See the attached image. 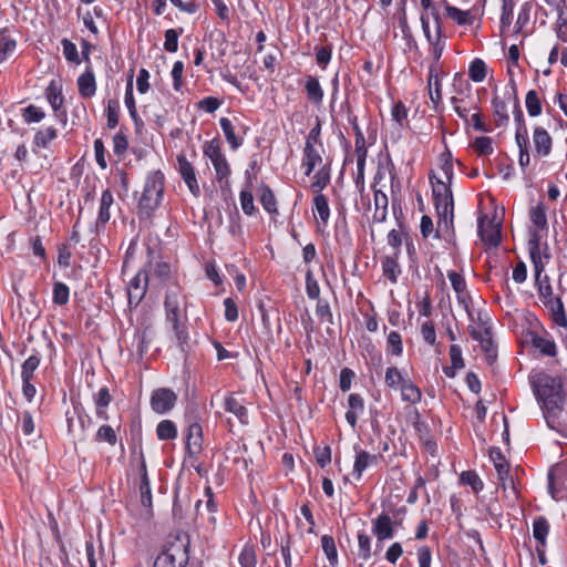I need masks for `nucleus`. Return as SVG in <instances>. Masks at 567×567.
I'll use <instances>...</instances> for the list:
<instances>
[{"instance_id": "f257e3e1", "label": "nucleus", "mask_w": 567, "mask_h": 567, "mask_svg": "<svg viewBox=\"0 0 567 567\" xmlns=\"http://www.w3.org/2000/svg\"><path fill=\"white\" fill-rule=\"evenodd\" d=\"M529 383L547 426L559 431L566 399L563 380L546 372H538L529 377Z\"/></svg>"}, {"instance_id": "f03ea898", "label": "nucleus", "mask_w": 567, "mask_h": 567, "mask_svg": "<svg viewBox=\"0 0 567 567\" xmlns=\"http://www.w3.org/2000/svg\"><path fill=\"white\" fill-rule=\"evenodd\" d=\"M165 188V176L161 171H152L147 174L142 195L138 199L140 213L151 217L159 207Z\"/></svg>"}, {"instance_id": "7ed1b4c3", "label": "nucleus", "mask_w": 567, "mask_h": 567, "mask_svg": "<svg viewBox=\"0 0 567 567\" xmlns=\"http://www.w3.org/2000/svg\"><path fill=\"white\" fill-rule=\"evenodd\" d=\"M189 560V539L186 534L177 535L157 555L153 567H185Z\"/></svg>"}, {"instance_id": "20e7f679", "label": "nucleus", "mask_w": 567, "mask_h": 567, "mask_svg": "<svg viewBox=\"0 0 567 567\" xmlns=\"http://www.w3.org/2000/svg\"><path fill=\"white\" fill-rule=\"evenodd\" d=\"M431 183L433 200L439 217V227L441 228L444 225L447 231L450 228H453L454 217V202L450 184L441 179H436V182L431 179Z\"/></svg>"}, {"instance_id": "39448f33", "label": "nucleus", "mask_w": 567, "mask_h": 567, "mask_svg": "<svg viewBox=\"0 0 567 567\" xmlns=\"http://www.w3.org/2000/svg\"><path fill=\"white\" fill-rule=\"evenodd\" d=\"M535 287L540 302L550 312L553 321L559 327H567V316L563 300L559 296H554L549 277L544 275L543 284Z\"/></svg>"}, {"instance_id": "423d86ee", "label": "nucleus", "mask_w": 567, "mask_h": 567, "mask_svg": "<svg viewBox=\"0 0 567 567\" xmlns=\"http://www.w3.org/2000/svg\"><path fill=\"white\" fill-rule=\"evenodd\" d=\"M203 154L212 162L215 169V178L220 186L223 187V184L228 185L231 171L225 154L221 152L219 140L206 141L203 145Z\"/></svg>"}, {"instance_id": "0eeeda50", "label": "nucleus", "mask_w": 567, "mask_h": 567, "mask_svg": "<svg viewBox=\"0 0 567 567\" xmlns=\"http://www.w3.org/2000/svg\"><path fill=\"white\" fill-rule=\"evenodd\" d=\"M422 32L426 39L429 44V53L433 58L432 63H439L440 59L446 47V35L445 33H440L437 31H432L431 22L429 20V16L421 14L420 17Z\"/></svg>"}, {"instance_id": "6e6552de", "label": "nucleus", "mask_w": 567, "mask_h": 567, "mask_svg": "<svg viewBox=\"0 0 567 567\" xmlns=\"http://www.w3.org/2000/svg\"><path fill=\"white\" fill-rule=\"evenodd\" d=\"M236 124L228 117H220V128L233 151L238 150L244 144V137L249 131V126L243 122L235 120Z\"/></svg>"}, {"instance_id": "1a4fd4ad", "label": "nucleus", "mask_w": 567, "mask_h": 567, "mask_svg": "<svg viewBox=\"0 0 567 567\" xmlns=\"http://www.w3.org/2000/svg\"><path fill=\"white\" fill-rule=\"evenodd\" d=\"M66 423L69 434L84 441L85 432L92 425V419L83 408L73 405V415L70 412L66 413Z\"/></svg>"}, {"instance_id": "9d476101", "label": "nucleus", "mask_w": 567, "mask_h": 567, "mask_svg": "<svg viewBox=\"0 0 567 567\" xmlns=\"http://www.w3.org/2000/svg\"><path fill=\"white\" fill-rule=\"evenodd\" d=\"M182 301L186 305V297L182 293V288L179 286H176L169 290H167L165 300H164V308H165V315L166 320L168 323H176L181 321L182 318V309L181 303ZM184 312L186 313V308L184 309Z\"/></svg>"}, {"instance_id": "9b49d317", "label": "nucleus", "mask_w": 567, "mask_h": 567, "mask_svg": "<svg viewBox=\"0 0 567 567\" xmlns=\"http://www.w3.org/2000/svg\"><path fill=\"white\" fill-rule=\"evenodd\" d=\"M204 436L203 427L198 422H193L188 425L185 434V447L188 458L197 461L199 454L203 452Z\"/></svg>"}, {"instance_id": "f8f14e48", "label": "nucleus", "mask_w": 567, "mask_h": 567, "mask_svg": "<svg viewBox=\"0 0 567 567\" xmlns=\"http://www.w3.org/2000/svg\"><path fill=\"white\" fill-rule=\"evenodd\" d=\"M177 395L167 388H159L153 391L151 395V408L157 414L169 412L176 404Z\"/></svg>"}, {"instance_id": "ddd939ff", "label": "nucleus", "mask_w": 567, "mask_h": 567, "mask_svg": "<svg viewBox=\"0 0 567 567\" xmlns=\"http://www.w3.org/2000/svg\"><path fill=\"white\" fill-rule=\"evenodd\" d=\"M148 286V275L140 270L128 282L127 295L130 305L137 306L144 298Z\"/></svg>"}, {"instance_id": "4468645a", "label": "nucleus", "mask_w": 567, "mask_h": 567, "mask_svg": "<svg viewBox=\"0 0 567 567\" xmlns=\"http://www.w3.org/2000/svg\"><path fill=\"white\" fill-rule=\"evenodd\" d=\"M372 534L378 540V545L385 540L392 539L395 535L394 523L392 518L382 513L374 519H372Z\"/></svg>"}, {"instance_id": "2eb2a0df", "label": "nucleus", "mask_w": 567, "mask_h": 567, "mask_svg": "<svg viewBox=\"0 0 567 567\" xmlns=\"http://www.w3.org/2000/svg\"><path fill=\"white\" fill-rule=\"evenodd\" d=\"M78 91L81 97L91 99L96 93V80L92 65H86L76 81Z\"/></svg>"}, {"instance_id": "dca6fc26", "label": "nucleus", "mask_w": 567, "mask_h": 567, "mask_svg": "<svg viewBox=\"0 0 567 567\" xmlns=\"http://www.w3.org/2000/svg\"><path fill=\"white\" fill-rule=\"evenodd\" d=\"M45 97L48 102L50 103L53 111L56 113L59 117H62V121L66 122V112L61 111L63 103H64V96L62 94V89L60 85H58L54 81H51L48 87L45 89Z\"/></svg>"}, {"instance_id": "f3484780", "label": "nucleus", "mask_w": 567, "mask_h": 567, "mask_svg": "<svg viewBox=\"0 0 567 567\" xmlns=\"http://www.w3.org/2000/svg\"><path fill=\"white\" fill-rule=\"evenodd\" d=\"M478 235L481 240L489 247H497L502 240L501 229L493 221L484 223L483 219H480Z\"/></svg>"}, {"instance_id": "a211bd4d", "label": "nucleus", "mask_w": 567, "mask_h": 567, "mask_svg": "<svg viewBox=\"0 0 567 567\" xmlns=\"http://www.w3.org/2000/svg\"><path fill=\"white\" fill-rule=\"evenodd\" d=\"M429 94L430 100L434 105V109L437 110L439 104L442 101V92H441V80L439 76V63H431L429 68V79H427Z\"/></svg>"}, {"instance_id": "6ab92c4d", "label": "nucleus", "mask_w": 567, "mask_h": 567, "mask_svg": "<svg viewBox=\"0 0 567 567\" xmlns=\"http://www.w3.org/2000/svg\"><path fill=\"white\" fill-rule=\"evenodd\" d=\"M224 410L234 414L243 425L249 423L248 410L243 401L236 398L233 393H228L224 399Z\"/></svg>"}, {"instance_id": "aec40b11", "label": "nucleus", "mask_w": 567, "mask_h": 567, "mask_svg": "<svg viewBox=\"0 0 567 567\" xmlns=\"http://www.w3.org/2000/svg\"><path fill=\"white\" fill-rule=\"evenodd\" d=\"M471 337L481 343V347L483 348L489 362L496 358V347L494 344L492 331L489 328H484L482 331L473 329L471 331Z\"/></svg>"}, {"instance_id": "412c9836", "label": "nucleus", "mask_w": 567, "mask_h": 567, "mask_svg": "<svg viewBox=\"0 0 567 567\" xmlns=\"http://www.w3.org/2000/svg\"><path fill=\"white\" fill-rule=\"evenodd\" d=\"M114 204V197L110 189H105L102 193L100 199V207L96 218V228H104L111 218L110 208Z\"/></svg>"}, {"instance_id": "4be33fe9", "label": "nucleus", "mask_w": 567, "mask_h": 567, "mask_svg": "<svg viewBox=\"0 0 567 567\" xmlns=\"http://www.w3.org/2000/svg\"><path fill=\"white\" fill-rule=\"evenodd\" d=\"M138 491L141 494V503L146 508H152L153 502H152V489H151V483L147 475V468L146 463L144 460L141 462L140 466V485Z\"/></svg>"}, {"instance_id": "5701e85b", "label": "nucleus", "mask_w": 567, "mask_h": 567, "mask_svg": "<svg viewBox=\"0 0 567 567\" xmlns=\"http://www.w3.org/2000/svg\"><path fill=\"white\" fill-rule=\"evenodd\" d=\"M258 199L262 208L270 215H278L277 199L272 189L266 183L258 187Z\"/></svg>"}, {"instance_id": "b1692460", "label": "nucleus", "mask_w": 567, "mask_h": 567, "mask_svg": "<svg viewBox=\"0 0 567 567\" xmlns=\"http://www.w3.org/2000/svg\"><path fill=\"white\" fill-rule=\"evenodd\" d=\"M374 212L372 219L375 223H383L388 216L389 198L381 189H373Z\"/></svg>"}, {"instance_id": "393cba45", "label": "nucleus", "mask_w": 567, "mask_h": 567, "mask_svg": "<svg viewBox=\"0 0 567 567\" xmlns=\"http://www.w3.org/2000/svg\"><path fill=\"white\" fill-rule=\"evenodd\" d=\"M535 151L539 156H547L551 151V137L544 127H536L533 133Z\"/></svg>"}, {"instance_id": "a878e982", "label": "nucleus", "mask_w": 567, "mask_h": 567, "mask_svg": "<svg viewBox=\"0 0 567 567\" xmlns=\"http://www.w3.org/2000/svg\"><path fill=\"white\" fill-rule=\"evenodd\" d=\"M322 163V156L316 146L310 143L305 144L302 167H305V175L309 176L316 166Z\"/></svg>"}, {"instance_id": "bb28decb", "label": "nucleus", "mask_w": 567, "mask_h": 567, "mask_svg": "<svg viewBox=\"0 0 567 567\" xmlns=\"http://www.w3.org/2000/svg\"><path fill=\"white\" fill-rule=\"evenodd\" d=\"M355 450V460L353 464V476L357 480H360L362 476V473L373 463L377 462L378 457L377 455H372L368 453L367 451L360 450L357 446Z\"/></svg>"}, {"instance_id": "cd10ccee", "label": "nucleus", "mask_w": 567, "mask_h": 567, "mask_svg": "<svg viewBox=\"0 0 567 567\" xmlns=\"http://www.w3.org/2000/svg\"><path fill=\"white\" fill-rule=\"evenodd\" d=\"M305 91L309 102L315 105H320L322 103L324 93L317 78L312 75H308L306 78Z\"/></svg>"}, {"instance_id": "c85d7f7f", "label": "nucleus", "mask_w": 567, "mask_h": 567, "mask_svg": "<svg viewBox=\"0 0 567 567\" xmlns=\"http://www.w3.org/2000/svg\"><path fill=\"white\" fill-rule=\"evenodd\" d=\"M532 344L534 348L539 350V352L547 357H556L557 355V346L551 337L548 334L546 336H539V334H533L532 336Z\"/></svg>"}, {"instance_id": "c756f323", "label": "nucleus", "mask_w": 567, "mask_h": 567, "mask_svg": "<svg viewBox=\"0 0 567 567\" xmlns=\"http://www.w3.org/2000/svg\"><path fill=\"white\" fill-rule=\"evenodd\" d=\"M450 359H451V365L444 367L443 372L449 378H454L457 370H461L464 368V360L462 357V349L458 344H451L449 350Z\"/></svg>"}, {"instance_id": "7c9ffc66", "label": "nucleus", "mask_w": 567, "mask_h": 567, "mask_svg": "<svg viewBox=\"0 0 567 567\" xmlns=\"http://www.w3.org/2000/svg\"><path fill=\"white\" fill-rule=\"evenodd\" d=\"M56 137L58 131L53 126L38 130L32 141V151L37 153V148H47Z\"/></svg>"}, {"instance_id": "2f4dec72", "label": "nucleus", "mask_w": 567, "mask_h": 567, "mask_svg": "<svg viewBox=\"0 0 567 567\" xmlns=\"http://www.w3.org/2000/svg\"><path fill=\"white\" fill-rule=\"evenodd\" d=\"M96 406V417L103 421L109 420L106 406L111 403L112 396L106 386L101 388L93 396Z\"/></svg>"}, {"instance_id": "473e14b6", "label": "nucleus", "mask_w": 567, "mask_h": 567, "mask_svg": "<svg viewBox=\"0 0 567 567\" xmlns=\"http://www.w3.org/2000/svg\"><path fill=\"white\" fill-rule=\"evenodd\" d=\"M408 379L409 374L396 367H389L385 370L384 382L392 390H399Z\"/></svg>"}, {"instance_id": "72a5a7b5", "label": "nucleus", "mask_w": 567, "mask_h": 567, "mask_svg": "<svg viewBox=\"0 0 567 567\" xmlns=\"http://www.w3.org/2000/svg\"><path fill=\"white\" fill-rule=\"evenodd\" d=\"M550 525L546 517L537 516L533 520V536L538 545L546 547Z\"/></svg>"}, {"instance_id": "f704fd0d", "label": "nucleus", "mask_w": 567, "mask_h": 567, "mask_svg": "<svg viewBox=\"0 0 567 567\" xmlns=\"http://www.w3.org/2000/svg\"><path fill=\"white\" fill-rule=\"evenodd\" d=\"M41 363V354L38 350L33 349L32 354L24 360L21 365V379L33 380L34 372Z\"/></svg>"}, {"instance_id": "c9c22d12", "label": "nucleus", "mask_w": 567, "mask_h": 567, "mask_svg": "<svg viewBox=\"0 0 567 567\" xmlns=\"http://www.w3.org/2000/svg\"><path fill=\"white\" fill-rule=\"evenodd\" d=\"M399 390L401 392V399L404 402L416 404L422 399L420 388L411 379H408Z\"/></svg>"}, {"instance_id": "e433bc0d", "label": "nucleus", "mask_w": 567, "mask_h": 567, "mask_svg": "<svg viewBox=\"0 0 567 567\" xmlns=\"http://www.w3.org/2000/svg\"><path fill=\"white\" fill-rule=\"evenodd\" d=\"M494 122L497 127L507 125L509 116L507 113L506 103L498 96H494L492 100Z\"/></svg>"}, {"instance_id": "4c0bfd02", "label": "nucleus", "mask_w": 567, "mask_h": 567, "mask_svg": "<svg viewBox=\"0 0 567 567\" xmlns=\"http://www.w3.org/2000/svg\"><path fill=\"white\" fill-rule=\"evenodd\" d=\"M444 8L447 17L454 20L458 25H466L473 23V17L471 14V11L461 10L450 4L447 1H444Z\"/></svg>"}, {"instance_id": "58836bf2", "label": "nucleus", "mask_w": 567, "mask_h": 567, "mask_svg": "<svg viewBox=\"0 0 567 567\" xmlns=\"http://www.w3.org/2000/svg\"><path fill=\"white\" fill-rule=\"evenodd\" d=\"M312 204L320 221L323 224V226H326L330 218V207L327 196L323 194L315 195Z\"/></svg>"}, {"instance_id": "ea45409f", "label": "nucleus", "mask_w": 567, "mask_h": 567, "mask_svg": "<svg viewBox=\"0 0 567 567\" xmlns=\"http://www.w3.org/2000/svg\"><path fill=\"white\" fill-rule=\"evenodd\" d=\"M491 458L494 462L498 478L503 482L507 480L509 475V465L498 447L491 450Z\"/></svg>"}, {"instance_id": "a19ab883", "label": "nucleus", "mask_w": 567, "mask_h": 567, "mask_svg": "<svg viewBox=\"0 0 567 567\" xmlns=\"http://www.w3.org/2000/svg\"><path fill=\"white\" fill-rule=\"evenodd\" d=\"M409 236V233L405 231L403 224L399 221L398 229H391L386 236L388 245L395 249L394 256L398 257L400 254V248L405 240V237Z\"/></svg>"}, {"instance_id": "79ce46f5", "label": "nucleus", "mask_w": 567, "mask_h": 567, "mask_svg": "<svg viewBox=\"0 0 567 567\" xmlns=\"http://www.w3.org/2000/svg\"><path fill=\"white\" fill-rule=\"evenodd\" d=\"M386 169H388V174L390 177L392 207H393V210L395 212L396 196L401 193V182L398 177L395 166L390 158H388V161H386Z\"/></svg>"}, {"instance_id": "37998d69", "label": "nucleus", "mask_w": 567, "mask_h": 567, "mask_svg": "<svg viewBox=\"0 0 567 567\" xmlns=\"http://www.w3.org/2000/svg\"><path fill=\"white\" fill-rule=\"evenodd\" d=\"M529 219L532 224L538 230L547 229V216H546V207L543 203H538L535 207H533L529 212Z\"/></svg>"}, {"instance_id": "c03bdc74", "label": "nucleus", "mask_w": 567, "mask_h": 567, "mask_svg": "<svg viewBox=\"0 0 567 567\" xmlns=\"http://www.w3.org/2000/svg\"><path fill=\"white\" fill-rule=\"evenodd\" d=\"M321 547L329 564L332 567H336L338 565V550L333 537L330 535H323L321 537Z\"/></svg>"}, {"instance_id": "a18cd8bd", "label": "nucleus", "mask_w": 567, "mask_h": 567, "mask_svg": "<svg viewBox=\"0 0 567 567\" xmlns=\"http://www.w3.org/2000/svg\"><path fill=\"white\" fill-rule=\"evenodd\" d=\"M158 440L168 441L177 437L176 424L171 420H163L156 426Z\"/></svg>"}, {"instance_id": "49530a36", "label": "nucleus", "mask_w": 567, "mask_h": 567, "mask_svg": "<svg viewBox=\"0 0 567 567\" xmlns=\"http://www.w3.org/2000/svg\"><path fill=\"white\" fill-rule=\"evenodd\" d=\"M394 257H385L382 260V271L383 276L389 279L392 284H395L398 281V277L401 274V269L399 264L395 260Z\"/></svg>"}, {"instance_id": "de8ad7c7", "label": "nucleus", "mask_w": 567, "mask_h": 567, "mask_svg": "<svg viewBox=\"0 0 567 567\" xmlns=\"http://www.w3.org/2000/svg\"><path fill=\"white\" fill-rule=\"evenodd\" d=\"M106 115V125L110 130L115 128L118 125V116H120V102L115 99H111L107 101V105L105 109Z\"/></svg>"}, {"instance_id": "09e8293b", "label": "nucleus", "mask_w": 567, "mask_h": 567, "mask_svg": "<svg viewBox=\"0 0 567 567\" xmlns=\"http://www.w3.org/2000/svg\"><path fill=\"white\" fill-rule=\"evenodd\" d=\"M468 76L472 81L480 83L486 78V64L482 59H474L468 68Z\"/></svg>"}, {"instance_id": "8fccbe9b", "label": "nucleus", "mask_w": 567, "mask_h": 567, "mask_svg": "<svg viewBox=\"0 0 567 567\" xmlns=\"http://www.w3.org/2000/svg\"><path fill=\"white\" fill-rule=\"evenodd\" d=\"M21 112L22 118L27 124L40 123L45 117L44 111L41 107L33 104H30L27 107L22 109Z\"/></svg>"}, {"instance_id": "3c124183", "label": "nucleus", "mask_w": 567, "mask_h": 567, "mask_svg": "<svg viewBox=\"0 0 567 567\" xmlns=\"http://www.w3.org/2000/svg\"><path fill=\"white\" fill-rule=\"evenodd\" d=\"M460 481L462 484L471 486L474 493H480L484 488L483 481L474 471L462 472Z\"/></svg>"}, {"instance_id": "603ef678", "label": "nucleus", "mask_w": 567, "mask_h": 567, "mask_svg": "<svg viewBox=\"0 0 567 567\" xmlns=\"http://www.w3.org/2000/svg\"><path fill=\"white\" fill-rule=\"evenodd\" d=\"M52 301L58 306H64L70 299V289L64 282H55L53 285Z\"/></svg>"}, {"instance_id": "864d4df0", "label": "nucleus", "mask_w": 567, "mask_h": 567, "mask_svg": "<svg viewBox=\"0 0 567 567\" xmlns=\"http://www.w3.org/2000/svg\"><path fill=\"white\" fill-rule=\"evenodd\" d=\"M525 104L529 116L535 117L542 114V103L535 90L526 93Z\"/></svg>"}, {"instance_id": "5fc2aeb1", "label": "nucleus", "mask_w": 567, "mask_h": 567, "mask_svg": "<svg viewBox=\"0 0 567 567\" xmlns=\"http://www.w3.org/2000/svg\"><path fill=\"white\" fill-rule=\"evenodd\" d=\"M472 146L480 156H489L494 152L493 141L488 136L476 137Z\"/></svg>"}, {"instance_id": "6e6d98bb", "label": "nucleus", "mask_w": 567, "mask_h": 567, "mask_svg": "<svg viewBox=\"0 0 567 567\" xmlns=\"http://www.w3.org/2000/svg\"><path fill=\"white\" fill-rule=\"evenodd\" d=\"M172 330L175 334L176 341L178 347L183 352L186 351V348L188 347V340H189V333L187 331V328L185 324H183L181 321L176 323H171Z\"/></svg>"}, {"instance_id": "4d7b16f0", "label": "nucleus", "mask_w": 567, "mask_h": 567, "mask_svg": "<svg viewBox=\"0 0 567 567\" xmlns=\"http://www.w3.org/2000/svg\"><path fill=\"white\" fill-rule=\"evenodd\" d=\"M330 182V171L327 167H321L313 176V182L311 184L312 189L322 194L321 190L324 189Z\"/></svg>"}, {"instance_id": "13d9d810", "label": "nucleus", "mask_w": 567, "mask_h": 567, "mask_svg": "<svg viewBox=\"0 0 567 567\" xmlns=\"http://www.w3.org/2000/svg\"><path fill=\"white\" fill-rule=\"evenodd\" d=\"M239 200L241 209L247 216H252L257 213L251 189H241Z\"/></svg>"}, {"instance_id": "bf43d9fd", "label": "nucleus", "mask_w": 567, "mask_h": 567, "mask_svg": "<svg viewBox=\"0 0 567 567\" xmlns=\"http://www.w3.org/2000/svg\"><path fill=\"white\" fill-rule=\"evenodd\" d=\"M62 49H63V55L68 62H72L75 64L81 63V58L78 52L76 45L69 39L63 38L61 40Z\"/></svg>"}, {"instance_id": "052dcab7", "label": "nucleus", "mask_w": 567, "mask_h": 567, "mask_svg": "<svg viewBox=\"0 0 567 567\" xmlns=\"http://www.w3.org/2000/svg\"><path fill=\"white\" fill-rule=\"evenodd\" d=\"M306 293L312 300L320 298V287L311 269L306 271Z\"/></svg>"}, {"instance_id": "680f3d73", "label": "nucleus", "mask_w": 567, "mask_h": 567, "mask_svg": "<svg viewBox=\"0 0 567 567\" xmlns=\"http://www.w3.org/2000/svg\"><path fill=\"white\" fill-rule=\"evenodd\" d=\"M17 48V41L4 33L0 34V63L6 61Z\"/></svg>"}, {"instance_id": "e2e57ef3", "label": "nucleus", "mask_w": 567, "mask_h": 567, "mask_svg": "<svg viewBox=\"0 0 567 567\" xmlns=\"http://www.w3.org/2000/svg\"><path fill=\"white\" fill-rule=\"evenodd\" d=\"M388 350L391 354L400 357L403 353L402 337L398 331H391L386 338Z\"/></svg>"}, {"instance_id": "0e129e2a", "label": "nucleus", "mask_w": 567, "mask_h": 567, "mask_svg": "<svg viewBox=\"0 0 567 567\" xmlns=\"http://www.w3.org/2000/svg\"><path fill=\"white\" fill-rule=\"evenodd\" d=\"M96 442H107L114 446L117 443V436L114 429L111 425H101L95 435Z\"/></svg>"}, {"instance_id": "69168bd1", "label": "nucleus", "mask_w": 567, "mask_h": 567, "mask_svg": "<svg viewBox=\"0 0 567 567\" xmlns=\"http://www.w3.org/2000/svg\"><path fill=\"white\" fill-rule=\"evenodd\" d=\"M316 316L321 322L333 323V315L327 300L317 299Z\"/></svg>"}, {"instance_id": "338daca9", "label": "nucleus", "mask_w": 567, "mask_h": 567, "mask_svg": "<svg viewBox=\"0 0 567 567\" xmlns=\"http://www.w3.org/2000/svg\"><path fill=\"white\" fill-rule=\"evenodd\" d=\"M183 29H168L165 31L164 50L169 53H175L178 50V38Z\"/></svg>"}, {"instance_id": "774afa93", "label": "nucleus", "mask_w": 567, "mask_h": 567, "mask_svg": "<svg viewBox=\"0 0 567 567\" xmlns=\"http://www.w3.org/2000/svg\"><path fill=\"white\" fill-rule=\"evenodd\" d=\"M238 560L241 567H256L257 557L254 546L245 545Z\"/></svg>"}]
</instances>
